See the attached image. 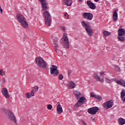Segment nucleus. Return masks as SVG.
I'll list each match as a JSON object with an SVG mask.
<instances>
[{"label": "nucleus", "instance_id": "0eeeda50", "mask_svg": "<svg viewBox=\"0 0 125 125\" xmlns=\"http://www.w3.org/2000/svg\"><path fill=\"white\" fill-rule=\"evenodd\" d=\"M58 42V39H57V38H55L54 39L53 42L52 43V45L55 47V50L57 51V52H61V51H60V47H59V46H58V44L57 43V42Z\"/></svg>", "mask_w": 125, "mask_h": 125}, {"label": "nucleus", "instance_id": "cd10ccee", "mask_svg": "<svg viewBox=\"0 0 125 125\" xmlns=\"http://www.w3.org/2000/svg\"><path fill=\"white\" fill-rule=\"evenodd\" d=\"M114 68L116 69L117 72H121V68H120V67H119V66L117 65H114Z\"/></svg>", "mask_w": 125, "mask_h": 125}, {"label": "nucleus", "instance_id": "f8f14e48", "mask_svg": "<svg viewBox=\"0 0 125 125\" xmlns=\"http://www.w3.org/2000/svg\"><path fill=\"white\" fill-rule=\"evenodd\" d=\"M39 1L42 4L43 10H46L47 9V1H46V0H39Z\"/></svg>", "mask_w": 125, "mask_h": 125}, {"label": "nucleus", "instance_id": "09e8293b", "mask_svg": "<svg viewBox=\"0 0 125 125\" xmlns=\"http://www.w3.org/2000/svg\"><path fill=\"white\" fill-rule=\"evenodd\" d=\"M1 43V41H0V43Z\"/></svg>", "mask_w": 125, "mask_h": 125}, {"label": "nucleus", "instance_id": "37998d69", "mask_svg": "<svg viewBox=\"0 0 125 125\" xmlns=\"http://www.w3.org/2000/svg\"><path fill=\"white\" fill-rule=\"evenodd\" d=\"M121 100H122V101H123V102H125V96Z\"/></svg>", "mask_w": 125, "mask_h": 125}, {"label": "nucleus", "instance_id": "49530a36", "mask_svg": "<svg viewBox=\"0 0 125 125\" xmlns=\"http://www.w3.org/2000/svg\"><path fill=\"white\" fill-rule=\"evenodd\" d=\"M67 15H68V13H66L65 14H64V16H67Z\"/></svg>", "mask_w": 125, "mask_h": 125}, {"label": "nucleus", "instance_id": "412c9836", "mask_svg": "<svg viewBox=\"0 0 125 125\" xmlns=\"http://www.w3.org/2000/svg\"><path fill=\"white\" fill-rule=\"evenodd\" d=\"M81 24L85 28V30L86 29H87L88 27H90V26L89 24H87V23H85V21H83L81 22Z\"/></svg>", "mask_w": 125, "mask_h": 125}, {"label": "nucleus", "instance_id": "5701e85b", "mask_svg": "<svg viewBox=\"0 0 125 125\" xmlns=\"http://www.w3.org/2000/svg\"><path fill=\"white\" fill-rule=\"evenodd\" d=\"M118 35L119 36H123V35H125V30L123 28L118 30Z\"/></svg>", "mask_w": 125, "mask_h": 125}, {"label": "nucleus", "instance_id": "6ab92c4d", "mask_svg": "<svg viewBox=\"0 0 125 125\" xmlns=\"http://www.w3.org/2000/svg\"><path fill=\"white\" fill-rule=\"evenodd\" d=\"M63 111V109H62V106H61V105L60 104H58L57 107V112L58 114H61Z\"/></svg>", "mask_w": 125, "mask_h": 125}, {"label": "nucleus", "instance_id": "9d476101", "mask_svg": "<svg viewBox=\"0 0 125 125\" xmlns=\"http://www.w3.org/2000/svg\"><path fill=\"white\" fill-rule=\"evenodd\" d=\"M99 110V108L96 106L88 109L87 112L89 114H90V115H95Z\"/></svg>", "mask_w": 125, "mask_h": 125}, {"label": "nucleus", "instance_id": "ddd939ff", "mask_svg": "<svg viewBox=\"0 0 125 125\" xmlns=\"http://www.w3.org/2000/svg\"><path fill=\"white\" fill-rule=\"evenodd\" d=\"M1 93L6 98H9V94L8 93V90L6 88H3L1 89Z\"/></svg>", "mask_w": 125, "mask_h": 125}, {"label": "nucleus", "instance_id": "423d86ee", "mask_svg": "<svg viewBox=\"0 0 125 125\" xmlns=\"http://www.w3.org/2000/svg\"><path fill=\"white\" fill-rule=\"evenodd\" d=\"M113 100H110L104 102L103 104V106L104 108L106 109V110H108V109H110V108H112L113 107Z\"/></svg>", "mask_w": 125, "mask_h": 125}, {"label": "nucleus", "instance_id": "aec40b11", "mask_svg": "<svg viewBox=\"0 0 125 125\" xmlns=\"http://www.w3.org/2000/svg\"><path fill=\"white\" fill-rule=\"evenodd\" d=\"M68 87L69 88H75L76 87V84L73 82V81H70L69 83L68 84Z\"/></svg>", "mask_w": 125, "mask_h": 125}, {"label": "nucleus", "instance_id": "79ce46f5", "mask_svg": "<svg viewBox=\"0 0 125 125\" xmlns=\"http://www.w3.org/2000/svg\"><path fill=\"white\" fill-rule=\"evenodd\" d=\"M99 75H100V77H101V76H103V75H104V72H99Z\"/></svg>", "mask_w": 125, "mask_h": 125}, {"label": "nucleus", "instance_id": "473e14b6", "mask_svg": "<svg viewBox=\"0 0 125 125\" xmlns=\"http://www.w3.org/2000/svg\"><path fill=\"white\" fill-rule=\"evenodd\" d=\"M0 76H4V72L2 69L0 70Z\"/></svg>", "mask_w": 125, "mask_h": 125}, {"label": "nucleus", "instance_id": "72a5a7b5", "mask_svg": "<svg viewBox=\"0 0 125 125\" xmlns=\"http://www.w3.org/2000/svg\"><path fill=\"white\" fill-rule=\"evenodd\" d=\"M47 108L48 110H51V109H52V105H51V104H48Z\"/></svg>", "mask_w": 125, "mask_h": 125}, {"label": "nucleus", "instance_id": "2eb2a0df", "mask_svg": "<svg viewBox=\"0 0 125 125\" xmlns=\"http://www.w3.org/2000/svg\"><path fill=\"white\" fill-rule=\"evenodd\" d=\"M118 10H115L113 11V18L114 22H117L118 21Z\"/></svg>", "mask_w": 125, "mask_h": 125}, {"label": "nucleus", "instance_id": "4be33fe9", "mask_svg": "<svg viewBox=\"0 0 125 125\" xmlns=\"http://www.w3.org/2000/svg\"><path fill=\"white\" fill-rule=\"evenodd\" d=\"M73 93L77 99H79V98H80V96H81V92L78 91H74Z\"/></svg>", "mask_w": 125, "mask_h": 125}, {"label": "nucleus", "instance_id": "c9c22d12", "mask_svg": "<svg viewBox=\"0 0 125 125\" xmlns=\"http://www.w3.org/2000/svg\"><path fill=\"white\" fill-rule=\"evenodd\" d=\"M30 93V95L31 96H35V93L34 92V90H32Z\"/></svg>", "mask_w": 125, "mask_h": 125}, {"label": "nucleus", "instance_id": "e433bc0d", "mask_svg": "<svg viewBox=\"0 0 125 125\" xmlns=\"http://www.w3.org/2000/svg\"><path fill=\"white\" fill-rule=\"evenodd\" d=\"M33 88H34L35 92L38 91L39 90V86H35Z\"/></svg>", "mask_w": 125, "mask_h": 125}, {"label": "nucleus", "instance_id": "f03ea898", "mask_svg": "<svg viewBox=\"0 0 125 125\" xmlns=\"http://www.w3.org/2000/svg\"><path fill=\"white\" fill-rule=\"evenodd\" d=\"M43 17L44 18L45 23L47 27H49L51 25V16L49 11H44L43 12Z\"/></svg>", "mask_w": 125, "mask_h": 125}, {"label": "nucleus", "instance_id": "de8ad7c7", "mask_svg": "<svg viewBox=\"0 0 125 125\" xmlns=\"http://www.w3.org/2000/svg\"><path fill=\"white\" fill-rule=\"evenodd\" d=\"M79 1H80V2H83V0H79Z\"/></svg>", "mask_w": 125, "mask_h": 125}, {"label": "nucleus", "instance_id": "dca6fc26", "mask_svg": "<svg viewBox=\"0 0 125 125\" xmlns=\"http://www.w3.org/2000/svg\"><path fill=\"white\" fill-rule=\"evenodd\" d=\"M86 32H87L88 36L89 37H92V35L93 34V31H92V29L90 28V26L85 29Z\"/></svg>", "mask_w": 125, "mask_h": 125}, {"label": "nucleus", "instance_id": "bb28decb", "mask_svg": "<svg viewBox=\"0 0 125 125\" xmlns=\"http://www.w3.org/2000/svg\"><path fill=\"white\" fill-rule=\"evenodd\" d=\"M118 39L121 41V42H124L125 40V37L119 36L118 37Z\"/></svg>", "mask_w": 125, "mask_h": 125}, {"label": "nucleus", "instance_id": "2f4dec72", "mask_svg": "<svg viewBox=\"0 0 125 125\" xmlns=\"http://www.w3.org/2000/svg\"><path fill=\"white\" fill-rule=\"evenodd\" d=\"M58 78H59V80H60L61 81H62V80H63V78H64V77L63 76V75L60 74L59 75Z\"/></svg>", "mask_w": 125, "mask_h": 125}, {"label": "nucleus", "instance_id": "9b49d317", "mask_svg": "<svg viewBox=\"0 0 125 125\" xmlns=\"http://www.w3.org/2000/svg\"><path fill=\"white\" fill-rule=\"evenodd\" d=\"M83 16L85 19L88 20H92V18H93V15L90 13L84 12L83 14Z\"/></svg>", "mask_w": 125, "mask_h": 125}, {"label": "nucleus", "instance_id": "a211bd4d", "mask_svg": "<svg viewBox=\"0 0 125 125\" xmlns=\"http://www.w3.org/2000/svg\"><path fill=\"white\" fill-rule=\"evenodd\" d=\"M63 2L65 4V5L71 6V5H72V3H73V1H72V0H63Z\"/></svg>", "mask_w": 125, "mask_h": 125}, {"label": "nucleus", "instance_id": "a19ab883", "mask_svg": "<svg viewBox=\"0 0 125 125\" xmlns=\"http://www.w3.org/2000/svg\"><path fill=\"white\" fill-rule=\"evenodd\" d=\"M1 82L2 83H5V79L4 78V77L2 78Z\"/></svg>", "mask_w": 125, "mask_h": 125}, {"label": "nucleus", "instance_id": "f257e3e1", "mask_svg": "<svg viewBox=\"0 0 125 125\" xmlns=\"http://www.w3.org/2000/svg\"><path fill=\"white\" fill-rule=\"evenodd\" d=\"M17 19L21 25H22L24 28H27L29 27L28 22L26 21V18L23 15L21 14H17Z\"/></svg>", "mask_w": 125, "mask_h": 125}, {"label": "nucleus", "instance_id": "1a4fd4ad", "mask_svg": "<svg viewBox=\"0 0 125 125\" xmlns=\"http://www.w3.org/2000/svg\"><path fill=\"white\" fill-rule=\"evenodd\" d=\"M50 74L54 75V76H58L59 72L57 70V66L55 65H52L50 68Z\"/></svg>", "mask_w": 125, "mask_h": 125}, {"label": "nucleus", "instance_id": "4c0bfd02", "mask_svg": "<svg viewBox=\"0 0 125 125\" xmlns=\"http://www.w3.org/2000/svg\"><path fill=\"white\" fill-rule=\"evenodd\" d=\"M105 81L107 83H111V80L108 78L105 79Z\"/></svg>", "mask_w": 125, "mask_h": 125}, {"label": "nucleus", "instance_id": "ea45409f", "mask_svg": "<svg viewBox=\"0 0 125 125\" xmlns=\"http://www.w3.org/2000/svg\"><path fill=\"white\" fill-rule=\"evenodd\" d=\"M3 12V10H2V8H1V6L0 5V13L1 14H2V13Z\"/></svg>", "mask_w": 125, "mask_h": 125}, {"label": "nucleus", "instance_id": "c85d7f7f", "mask_svg": "<svg viewBox=\"0 0 125 125\" xmlns=\"http://www.w3.org/2000/svg\"><path fill=\"white\" fill-rule=\"evenodd\" d=\"M95 98H96V99H98V100H99V101H101V100H102L103 99L102 97H101V96L97 95H96V97Z\"/></svg>", "mask_w": 125, "mask_h": 125}, {"label": "nucleus", "instance_id": "39448f33", "mask_svg": "<svg viewBox=\"0 0 125 125\" xmlns=\"http://www.w3.org/2000/svg\"><path fill=\"white\" fill-rule=\"evenodd\" d=\"M86 102V99L84 97H81L76 104L74 106V109H78L79 107H81L82 105H83V104Z\"/></svg>", "mask_w": 125, "mask_h": 125}, {"label": "nucleus", "instance_id": "7ed1b4c3", "mask_svg": "<svg viewBox=\"0 0 125 125\" xmlns=\"http://www.w3.org/2000/svg\"><path fill=\"white\" fill-rule=\"evenodd\" d=\"M35 62L37 65L39 66L40 68H42L43 69H44V68H46V62L44 61V60L42 59V57H37L35 59Z\"/></svg>", "mask_w": 125, "mask_h": 125}, {"label": "nucleus", "instance_id": "20e7f679", "mask_svg": "<svg viewBox=\"0 0 125 125\" xmlns=\"http://www.w3.org/2000/svg\"><path fill=\"white\" fill-rule=\"evenodd\" d=\"M67 33H64L62 40V41L63 45H64L65 48L68 49L70 47V44H69V39L67 37Z\"/></svg>", "mask_w": 125, "mask_h": 125}, {"label": "nucleus", "instance_id": "c03bdc74", "mask_svg": "<svg viewBox=\"0 0 125 125\" xmlns=\"http://www.w3.org/2000/svg\"><path fill=\"white\" fill-rule=\"evenodd\" d=\"M83 125H88V124H87L84 121H83Z\"/></svg>", "mask_w": 125, "mask_h": 125}, {"label": "nucleus", "instance_id": "58836bf2", "mask_svg": "<svg viewBox=\"0 0 125 125\" xmlns=\"http://www.w3.org/2000/svg\"><path fill=\"white\" fill-rule=\"evenodd\" d=\"M73 71L71 70H69L67 72V74L68 75V76H71V74H72Z\"/></svg>", "mask_w": 125, "mask_h": 125}, {"label": "nucleus", "instance_id": "f3484780", "mask_svg": "<svg viewBox=\"0 0 125 125\" xmlns=\"http://www.w3.org/2000/svg\"><path fill=\"white\" fill-rule=\"evenodd\" d=\"M94 79H96V80H98L99 82H100L101 83H104V80H103V79L101 78L98 74L95 73L94 74Z\"/></svg>", "mask_w": 125, "mask_h": 125}, {"label": "nucleus", "instance_id": "c756f323", "mask_svg": "<svg viewBox=\"0 0 125 125\" xmlns=\"http://www.w3.org/2000/svg\"><path fill=\"white\" fill-rule=\"evenodd\" d=\"M25 96H26V98H31V93H26Z\"/></svg>", "mask_w": 125, "mask_h": 125}, {"label": "nucleus", "instance_id": "4468645a", "mask_svg": "<svg viewBox=\"0 0 125 125\" xmlns=\"http://www.w3.org/2000/svg\"><path fill=\"white\" fill-rule=\"evenodd\" d=\"M86 3L90 9H95L96 8V5L91 1H87Z\"/></svg>", "mask_w": 125, "mask_h": 125}, {"label": "nucleus", "instance_id": "a18cd8bd", "mask_svg": "<svg viewBox=\"0 0 125 125\" xmlns=\"http://www.w3.org/2000/svg\"><path fill=\"white\" fill-rule=\"evenodd\" d=\"M95 2H98L99 1V0H94Z\"/></svg>", "mask_w": 125, "mask_h": 125}, {"label": "nucleus", "instance_id": "f704fd0d", "mask_svg": "<svg viewBox=\"0 0 125 125\" xmlns=\"http://www.w3.org/2000/svg\"><path fill=\"white\" fill-rule=\"evenodd\" d=\"M60 28L61 30H62V31H65V26L63 25L60 26Z\"/></svg>", "mask_w": 125, "mask_h": 125}, {"label": "nucleus", "instance_id": "b1692460", "mask_svg": "<svg viewBox=\"0 0 125 125\" xmlns=\"http://www.w3.org/2000/svg\"><path fill=\"white\" fill-rule=\"evenodd\" d=\"M118 122L120 125H124L125 124V120L124 118H119L118 119Z\"/></svg>", "mask_w": 125, "mask_h": 125}, {"label": "nucleus", "instance_id": "a878e982", "mask_svg": "<svg viewBox=\"0 0 125 125\" xmlns=\"http://www.w3.org/2000/svg\"><path fill=\"white\" fill-rule=\"evenodd\" d=\"M125 97V90L123 89L121 92V99H123Z\"/></svg>", "mask_w": 125, "mask_h": 125}, {"label": "nucleus", "instance_id": "6e6552de", "mask_svg": "<svg viewBox=\"0 0 125 125\" xmlns=\"http://www.w3.org/2000/svg\"><path fill=\"white\" fill-rule=\"evenodd\" d=\"M8 118L10 119V121L13 122L16 125L17 124V121H16V117L13 112L11 111H9L8 113Z\"/></svg>", "mask_w": 125, "mask_h": 125}, {"label": "nucleus", "instance_id": "393cba45", "mask_svg": "<svg viewBox=\"0 0 125 125\" xmlns=\"http://www.w3.org/2000/svg\"><path fill=\"white\" fill-rule=\"evenodd\" d=\"M103 34L104 37H109V36L111 35V33L106 30H104L103 31Z\"/></svg>", "mask_w": 125, "mask_h": 125}, {"label": "nucleus", "instance_id": "7c9ffc66", "mask_svg": "<svg viewBox=\"0 0 125 125\" xmlns=\"http://www.w3.org/2000/svg\"><path fill=\"white\" fill-rule=\"evenodd\" d=\"M90 97H94L95 98V97H96V95L93 92L90 93Z\"/></svg>", "mask_w": 125, "mask_h": 125}]
</instances>
